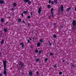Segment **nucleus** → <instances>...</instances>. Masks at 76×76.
I'll return each mask as SVG.
<instances>
[{
    "mask_svg": "<svg viewBox=\"0 0 76 76\" xmlns=\"http://www.w3.org/2000/svg\"><path fill=\"white\" fill-rule=\"evenodd\" d=\"M3 63L4 68V75H6L7 74V72H6V61H4Z\"/></svg>",
    "mask_w": 76,
    "mask_h": 76,
    "instance_id": "obj_1",
    "label": "nucleus"
},
{
    "mask_svg": "<svg viewBox=\"0 0 76 76\" xmlns=\"http://www.w3.org/2000/svg\"><path fill=\"white\" fill-rule=\"evenodd\" d=\"M41 7H40L38 9V13L39 14H40V13H41Z\"/></svg>",
    "mask_w": 76,
    "mask_h": 76,
    "instance_id": "obj_2",
    "label": "nucleus"
},
{
    "mask_svg": "<svg viewBox=\"0 0 76 76\" xmlns=\"http://www.w3.org/2000/svg\"><path fill=\"white\" fill-rule=\"evenodd\" d=\"M72 25L73 26H76V22L75 20H74L72 22Z\"/></svg>",
    "mask_w": 76,
    "mask_h": 76,
    "instance_id": "obj_3",
    "label": "nucleus"
},
{
    "mask_svg": "<svg viewBox=\"0 0 76 76\" xmlns=\"http://www.w3.org/2000/svg\"><path fill=\"white\" fill-rule=\"evenodd\" d=\"M0 3L4 4L5 2L4 1V0H1Z\"/></svg>",
    "mask_w": 76,
    "mask_h": 76,
    "instance_id": "obj_4",
    "label": "nucleus"
},
{
    "mask_svg": "<svg viewBox=\"0 0 76 76\" xmlns=\"http://www.w3.org/2000/svg\"><path fill=\"white\" fill-rule=\"evenodd\" d=\"M4 39H2L1 41V45L3 44V43H4Z\"/></svg>",
    "mask_w": 76,
    "mask_h": 76,
    "instance_id": "obj_5",
    "label": "nucleus"
},
{
    "mask_svg": "<svg viewBox=\"0 0 76 76\" xmlns=\"http://www.w3.org/2000/svg\"><path fill=\"white\" fill-rule=\"evenodd\" d=\"M61 10L62 11H63L64 10L63 9L64 8V7H63V5H61Z\"/></svg>",
    "mask_w": 76,
    "mask_h": 76,
    "instance_id": "obj_6",
    "label": "nucleus"
},
{
    "mask_svg": "<svg viewBox=\"0 0 76 76\" xmlns=\"http://www.w3.org/2000/svg\"><path fill=\"white\" fill-rule=\"evenodd\" d=\"M32 72L31 71H30L29 72V75H30V76H31V75H32Z\"/></svg>",
    "mask_w": 76,
    "mask_h": 76,
    "instance_id": "obj_7",
    "label": "nucleus"
},
{
    "mask_svg": "<svg viewBox=\"0 0 76 76\" xmlns=\"http://www.w3.org/2000/svg\"><path fill=\"white\" fill-rule=\"evenodd\" d=\"M40 45H41V43H40V42H39L37 44V45L38 47H39V46H40Z\"/></svg>",
    "mask_w": 76,
    "mask_h": 76,
    "instance_id": "obj_8",
    "label": "nucleus"
},
{
    "mask_svg": "<svg viewBox=\"0 0 76 76\" xmlns=\"http://www.w3.org/2000/svg\"><path fill=\"white\" fill-rule=\"evenodd\" d=\"M20 45H22V47H23H23H24V45H23V43H20Z\"/></svg>",
    "mask_w": 76,
    "mask_h": 76,
    "instance_id": "obj_9",
    "label": "nucleus"
},
{
    "mask_svg": "<svg viewBox=\"0 0 76 76\" xmlns=\"http://www.w3.org/2000/svg\"><path fill=\"white\" fill-rule=\"evenodd\" d=\"M51 13L52 14V16L53 18V17H54V15H53V13H53V12L51 11Z\"/></svg>",
    "mask_w": 76,
    "mask_h": 76,
    "instance_id": "obj_10",
    "label": "nucleus"
},
{
    "mask_svg": "<svg viewBox=\"0 0 76 76\" xmlns=\"http://www.w3.org/2000/svg\"><path fill=\"white\" fill-rule=\"evenodd\" d=\"M29 1V0H24V2L26 3V2H28V1Z\"/></svg>",
    "mask_w": 76,
    "mask_h": 76,
    "instance_id": "obj_11",
    "label": "nucleus"
},
{
    "mask_svg": "<svg viewBox=\"0 0 76 76\" xmlns=\"http://www.w3.org/2000/svg\"><path fill=\"white\" fill-rule=\"evenodd\" d=\"M4 19L2 18L1 19V22H4Z\"/></svg>",
    "mask_w": 76,
    "mask_h": 76,
    "instance_id": "obj_12",
    "label": "nucleus"
},
{
    "mask_svg": "<svg viewBox=\"0 0 76 76\" xmlns=\"http://www.w3.org/2000/svg\"><path fill=\"white\" fill-rule=\"evenodd\" d=\"M17 5L16 3H14L13 4V5L14 6H16Z\"/></svg>",
    "mask_w": 76,
    "mask_h": 76,
    "instance_id": "obj_13",
    "label": "nucleus"
},
{
    "mask_svg": "<svg viewBox=\"0 0 76 76\" xmlns=\"http://www.w3.org/2000/svg\"><path fill=\"white\" fill-rule=\"evenodd\" d=\"M71 9V8H68L67 9V12H69V10H70V9Z\"/></svg>",
    "mask_w": 76,
    "mask_h": 76,
    "instance_id": "obj_14",
    "label": "nucleus"
},
{
    "mask_svg": "<svg viewBox=\"0 0 76 76\" xmlns=\"http://www.w3.org/2000/svg\"><path fill=\"white\" fill-rule=\"evenodd\" d=\"M54 2H55V3H57V0H54Z\"/></svg>",
    "mask_w": 76,
    "mask_h": 76,
    "instance_id": "obj_15",
    "label": "nucleus"
},
{
    "mask_svg": "<svg viewBox=\"0 0 76 76\" xmlns=\"http://www.w3.org/2000/svg\"><path fill=\"white\" fill-rule=\"evenodd\" d=\"M23 13L24 14H26V13H27V11H24L23 12Z\"/></svg>",
    "mask_w": 76,
    "mask_h": 76,
    "instance_id": "obj_16",
    "label": "nucleus"
},
{
    "mask_svg": "<svg viewBox=\"0 0 76 76\" xmlns=\"http://www.w3.org/2000/svg\"><path fill=\"white\" fill-rule=\"evenodd\" d=\"M48 8H51V6L50 5H48Z\"/></svg>",
    "mask_w": 76,
    "mask_h": 76,
    "instance_id": "obj_17",
    "label": "nucleus"
},
{
    "mask_svg": "<svg viewBox=\"0 0 76 76\" xmlns=\"http://www.w3.org/2000/svg\"><path fill=\"white\" fill-rule=\"evenodd\" d=\"M4 31L5 32H7V29L6 28H4Z\"/></svg>",
    "mask_w": 76,
    "mask_h": 76,
    "instance_id": "obj_18",
    "label": "nucleus"
},
{
    "mask_svg": "<svg viewBox=\"0 0 76 76\" xmlns=\"http://www.w3.org/2000/svg\"><path fill=\"white\" fill-rule=\"evenodd\" d=\"M42 41H43V40L42 39H40V42H42Z\"/></svg>",
    "mask_w": 76,
    "mask_h": 76,
    "instance_id": "obj_19",
    "label": "nucleus"
},
{
    "mask_svg": "<svg viewBox=\"0 0 76 76\" xmlns=\"http://www.w3.org/2000/svg\"><path fill=\"white\" fill-rule=\"evenodd\" d=\"M37 61H39V59H36Z\"/></svg>",
    "mask_w": 76,
    "mask_h": 76,
    "instance_id": "obj_20",
    "label": "nucleus"
},
{
    "mask_svg": "<svg viewBox=\"0 0 76 76\" xmlns=\"http://www.w3.org/2000/svg\"><path fill=\"white\" fill-rule=\"evenodd\" d=\"M35 52V53H38V50H36Z\"/></svg>",
    "mask_w": 76,
    "mask_h": 76,
    "instance_id": "obj_21",
    "label": "nucleus"
},
{
    "mask_svg": "<svg viewBox=\"0 0 76 76\" xmlns=\"http://www.w3.org/2000/svg\"><path fill=\"white\" fill-rule=\"evenodd\" d=\"M28 4H31V1H28Z\"/></svg>",
    "mask_w": 76,
    "mask_h": 76,
    "instance_id": "obj_22",
    "label": "nucleus"
},
{
    "mask_svg": "<svg viewBox=\"0 0 76 76\" xmlns=\"http://www.w3.org/2000/svg\"><path fill=\"white\" fill-rule=\"evenodd\" d=\"M48 60V59L47 58H46L45 59V61H47Z\"/></svg>",
    "mask_w": 76,
    "mask_h": 76,
    "instance_id": "obj_23",
    "label": "nucleus"
},
{
    "mask_svg": "<svg viewBox=\"0 0 76 76\" xmlns=\"http://www.w3.org/2000/svg\"><path fill=\"white\" fill-rule=\"evenodd\" d=\"M28 19H29L30 18H31V16H28Z\"/></svg>",
    "mask_w": 76,
    "mask_h": 76,
    "instance_id": "obj_24",
    "label": "nucleus"
},
{
    "mask_svg": "<svg viewBox=\"0 0 76 76\" xmlns=\"http://www.w3.org/2000/svg\"><path fill=\"white\" fill-rule=\"evenodd\" d=\"M21 19H19L18 20V21L19 22H20V21H21Z\"/></svg>",
    "mask_w": 76,
    "mask_h": 76,
    "instance_id": "obj_25",
    "label": "nucleus"
},
{
    "mask_svg": "<svg viewBox=\"0 0 76 76\" xmlns=\"http://www.w3.org/2000/svg\"><path fill=\"white\" fill-rule=\"evenodd\" d=\"M28 43H30L31 42H30V41H29V40L28 39Z\"/></svg>",
    "mask_w": 76,
    "mask_h": 76,
    "instance_id": "obj_26",
    "label": "nucleus"
},
{
    "mask_svg": "<svg viewBox=\"0 0 76 76\" xmlns=\"http://www.w3.org/2000/svg\"><path fill=\"white\" fill-rule=\"evenodd\" d=\"M51 4H54V1H52L51 2Z\"/></svg>",
    "mask_w": 76,
    "mask_h": 76,
    "instance_id": "obj_27",
    "label": "nucleus"
},
{
    "mask_svg": "<svg viewBox=\"0 0 76 76\" xmlns=\"http://www.w3.org/2000/svg\"><path fill=\"white\" fill-rule=\"evenodd\" d=\"M59 75H62V72H60L59 73Z\"/></svg>",
    "mask_w": 76,
    "mask_h": 76,
    "instance_id": "obj_28",
    "label": "nucleus"
},
{
    "mask_svg": "<svg viewBox=\"0 0 76 76\" xmlns=\"http://www.w3.org/2000/svg\"><path fill=\"white\" fill-rule=\"evenodd\" d=\"M54 38H56V35H54L53 36Z\"/></svg>",
    "mask_w": 76,
    "mask_h": 76,
    "instance_id": "obj_29",
    "label": "nucleus"
},
{
    "mask_svg": "<svg viewBox=\"0 0 76 76\" xmlns=\"http://www.w3.org/2000/svg\"><path fill=\"white\" fill-rule=\"evenodd\" d=\"M50 56H53V53H50Z\"/></svg>",
    "mask_w": 76,
    "mask_h": 76,
    "instance_id": "obj_30",
    "label": "nucleus"
},
{
    "mask_svg": "<svg viewBox=\"0 0 76 76\" xmlns=\"http://www.w3.org/2000/svg\"><path fill=\"white\" fill-rule=\"evenodd\" d=\"M51 12L53 11V8H52L51 9Z\"/></svg>",
    "mask_w": 76,
    "mask_h": 76,
    "instance_id": "obj_31",
    "label": "nucleus"
},
{
    "mask_svg": "<svg viewBox=\"0 0 76 76\" xmlns=\"http://www.w3.org/2000/svg\"><path fill=\"white\" fill-rule=\"evenodd\" d=\"M37 75L38 76V75H39V73L38 72H37Z\"/></svg>",
    "mask_w": 76,
    "mask_h": 76,
    "instance_id": "obj_32",
    "label": "nucleus"
},
{
    "mask_svg": "<svg viewBox=\"0 0 76 76\" xmlns=\"http://www.w3.org/2000/svg\"><path fill=\"white\" fill-rule=\"evenodd\" d=\"M51 1L49 0V3H51Z\"/></svg>",
    "mask_w": 76,
    "mask_h": 76,
    "instance_id": "obj_33",
    "label": "nucleus"
},
{
    "mask_svg": "<svg viewBox=\"0 0 76 76\" xmlns=\"http://www.w3.org/2000/svg\"><path fill=\"white\" fill-rule=\"evenodd\" d=\"M30 41H31V40H32V38H30Z\"/></svg>",
    "mask_w": 76,
    "mask_h": 76,
    "instance_id": "obj_34",
    "label": "nucleus"
},
{
    "mask_svg": "<svg viewBox=\"0 0 76 76\" xmlns=\"http://www.w3.org/2000/svg\"><path fill=\"white\" fill-rule=\"evenodd\" d=\"M41 51H39V54H41Z\"/></svg>",
    "mask_w": 76,
    "mask_h": 76,
    "instance_id": "obj_35",
    "label": "nucleus"
},
{
    "mask_svg": "<svg viewBox=\"0 0 76 76\" xmlns=\"http://www.w3.org/2000/svg\"><path fill=\"white\" fill-rule=\"evenodd\" d=\"M50 45H51V43L50 42Z\"/></svg>",
    "mask_w": 76,
    "mask_h": 76,
    "instance_id": "obj_36",
    "label": "nucleus"
},
{
    "mask_svg": "<svg viewBox=\"0 0 76 76\" xmlns=\"http://www.w3.org/2000/svg\"><path fill=\"white\" fill-rule=\"evenodd\" d=\"M21 16H23V14H22Z\"/></svg>",
    "mask_w": 76,
    "mask_h": 76,
    "instance_id": "obj_37",
    "label": "nucleus"
},
{
    "mask_svg": "<svg viewBox=\"0 0 76 76\" xmlns=\"http://www.w3.org/2000/svg\"><path fill=\"white\" fill-rule=\"evenodd\" d=\"M23 23H25V21H23Z\"/></svg>",
    "mask_w": 76,
    "mask_h": 76,
    "instance_id": "obj_38",
    "label": "nucleus"
},
{
    "mask_svg": "<svg viewBox=\"0 0 76 76\" xmlns=\"http://www.w3.org/2000/svg\"><path fill=\"white\" fill-rule=\"evenodd\" d=\"M55 67H57V66L56 65H55L54 66Z\"/></svg>",
    "mask_w": 76,
    "mask_h": 76,
    "instance_id": "obj_39",
    "label": "nucleus"
},
{
    "mask_svg": "<svg viewBox=\"0 0 76 76\" xmlns=\"http://www.w3.org/2000/svg\"><path fill=\"white\" fill-rule=\"evenodd\" d=\"M31 15H32V13L31 12Z\"/></svg>",
    "mask_w": 76,
    "mask_h": 76,
    "instance_id": "obj_40",
    "label": "nucleus"
},
{
    "mask_svg": "<svg viewBox=\"0 0 76 76\" xmlns=\"http://www.w3.org/2000/svg\"><path fill=\"white\" fill-rule=\"evenodd\" d=\"M28 26H29V25H30V24H28Z\"/></svg>",
    "mask_w": 76,
    "mask_h": 76,
    "instance_id": "obj_41",
    "label": "nucleus"
},
{
    "mask_svg": "<svg viewBox=\"0 0 76 76\" xmlns=\"http://www.w3.org/2000/svg\"><path fill=\"white\" fill-rule=\"evenodd\" d=\"M54 25H56V23H54Z\"/></svg>",
    "mask_w": 76,
    "mask_h": 76,
    "instance_id": "obj_42",
    "label": "nucleus"
},
{
    "mask_svg": "<svg viewBox=\"0 0 76 76\" xmlns=\"http://www.w3.org/2000/svg\"><path fill=\"white\" fill-rule=\"evenodd\" d=\"M64 60H63V62H64Z\"/></svg>",
    "mask_w": 76,
    "mask_h": 76,
    "instance_id": "obj_43",
    "label": "nucleus"
},
{
    "mask_svg": "<svg viewBox=\"0 0 76 76\" xmlns=\"http://www.w3.org/2000/svg\"><path fill=\"white\" fill-rule=\"evenodd\" d=\"M0 76H2V75L1 74H0Z\"/></svg>",
    "mask_w": 76,
    "mask_h": 76,
    "instance_id": "obj_44",
    "label": "nucleus"
},
{
    "mask_svg": "<svg viewBox=\"0 0 76 76\" xmlns=\"http://www.w3.org/2000/svg\"><path fill=\"white\" fill-rule=\"evenodd\" d=\"M11 10H13V9H11Z\"/></svg>",
    "mask_w": 76,
    "mask_h": 76,
    "instance_id": "obj_45",
    "label": "nucleus"
},
{
    "mask_svg": "<svg viewBox=\"0 0 76 76\" xmlns=\"http://www.w3.org/2000/svg\"><path fill=\"white\" fill-rule=\"evenodd\" d=\"M32 39H34V37H32Z\"/></svg>",
    "mask_w": 76,
    "mask_h": 76,
    "instance_id": "obj_46",
    "label": "nucleus"
}]
</instances>
